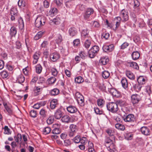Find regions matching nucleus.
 <instances>
[{"mask_svg": "<svg viewBox=\"0 0 152 152\" xmlns=\"http://www.w3.org/2000/svg\"><path fill=\"white\" fill-rule=\"evenodd\" d=\"M106 107L107 109L113 113H116L118 110V104L115 102H110L107 104Z\"/></svg>", "mask_w": 152, "mask_h": 152, "instance_id": "obj_1", "label": "nucleus"}, {"mask_svg": "<svg viewBox=\"0 0 152 152\" xmlns=\"http://www.w3.org/2000/svg\"><path fill=\"white\" fill-rule=\"evenodd\" d=\"M46 20L43 16H39L37 17L35 21V25L36 27L39 28L45 24Z\"/></svg>", "mask_w": 152, "mask_h": 152, "instance_id": "obj_2", "label": "nucleus"}, {"mask_svg": "<svg viewBox=\"0 0 152 152\" xmlns=\"http://www.w3.org/2000/svg\"><path fill=\"white\" fill-rule=\"evenodd\" d=\"M75 98L78 103L82 107L85 105L84 100L83 96L79 92H77L75 94Z\"/></svg>", "mask_w": 152, "mask_h": 152, "instance_id": "obj_3", "label": "nucleus"}, {"mask_svg": "<svg viewBox=\"0 0 152 152\" xmlns=\"http://www.w3.org/2000/svg\"><path fill=\"white\" fill-rule=\"evenodd\" d=\"M120 15L122 18V21L124 22L127 21L129 20V16L128 12L124 9L121 10L120 13Z\"/></svg>", "mask_w": 152, "mask_h": 152, "instance_id": "obj_4", "label": "nucleus"}, {"mask_svg": "<svg viewBox=\"0 0 152 152\" xmlns=\"http://www.w3.org/2000/svg\"><path fill=\"white\" fill-rule=\"evenodd\" d=\"M123 119L125 122L129 123H132L134 122L135 120V118L134 115L132 114H129L126 117H123Z\"/></svg>", "mask_w": 152, "mask_h": 152, "instance_id": "obj_5", "label": "nucleus"}, {"mask_svg": "<svg viewBox=\"0 0 152 152\" xmlns=\"http://www.w3.org/2000/svg\"><path fill=\"white\" fill-rule=\"evenodd\" d=\"M94 11V10L91 8H87L84 15V18L86 20L88 19L90 17V15L93 13Z\"/></svg>", "mask_w": 152, "mask_h": 152, "instance_id": "obj_6", "label": "nucleus"}, {"mask_svg": "<svg viewBox=\"0 0 152 152\" xmlns=\"http://www.w3.org/2000/svg\"><path fill=\"white\" fill-rule=\"evenodd\" d=\"M89 31L88 29L86 28L83 30L81 33V38L82 39L85 40L86 39L90 38L89 35Z\"/></svg>", "mask_w": 152, "mask_h": 152, "instance_id": "obj_7", "label": "nucleus"}, {"mask_svg": "<svg viewBox=\"0 0 152 152\" xmlns=\"http://www.w3.org/2000/svg\"><path fill=\"white\" fill-rule=\"evenodd\" d=\"M141 99L140 95L137 94L132 95L131 96L132 102L133 104H137Z\"/></svg>", "mask_w": 152, "mask_h": 152, "instance_id": "obj_8", "label": "nucleus"}, {"mask_svg": "<svg viewBox=\"0 0 152 152\" xmlns=\"http://www.w3.org/2000/svg\"><path fill=\"white\" fill-rule=\"evenodd\" d=\"M110 92L113 96L118 98L120 97L121 94L120 92L114 88H110L109 90Z\"/></svg>", "mask_w": 152, "mask_h": 152, "instance_id": "obj_9", "label": "nucleus"}, {"mask_svg": "<svg viewBox=\"0 0 152 152\" xmlns=\"http://www.w3.org/2000/svg\"><path fill=\"white\" fill-rule=\"evenodd\" d=\"M69 33L70 35L73 37L77 35V29L73 27H71L69 29Z\"/></svg>", "mask_w": 152, "mask_h": 152, "instance_id": "obj_10", "label": "nucleus"}, {"mask_svg": "<svg viewBox=\"0 0 152 152\" xmlns=\"http://www.w3.org/2000/svg\"><path fill=\"white\" fill-rule=\"evenodd\" d=\"M141 131L142 134L146 136L149 135L151 133L149 129L146 126L142 127L141 128Z\"/></svg>", "mask_w": 152, "mask_h": 152, "instance_id": "obj_11", "label": "nucleus"}, {"mask_svg": "<svg viewBox=\"0 0 152 152\" xmlns=\"http://www.w3.org/2000/svg\"><path fill=\"white\" fill-rule=\"evenodd\" d=\"M60 57V55L57 53H53L50 55V58L52 61H56Z\"/></svg>", "mask_w": 152, "mask_h": 152, "instance_id": "obj_12", "label": "nucleus"}, {"mask_svg": "<svg viewBox=\"0 0 152 152\" xmlns=\"http://www.w3.org/2000/svg\"><path fill=\"white\" fill-rule=\"evenodd\" d=\"M58 105V101L56 99H53L50 102V107L53 110L55 109Z\"/></svg>", "mask_w": 152, "mask_h": 152, "instance_id": "obj_13", "label": "nucleus"}, {"mask_svg": "<svg viewBox=\"0 0 152 152\" xmlns=\"http://www.w3.org/2000/svg\"><path fill=\"white\" fill-rule=\"evenodd\" d=\"M122 87L126 89L128 88V83L127 79L125 77H123L121 81Z\"/></svg>", "mask_w": 152, "mask_h": 152, "instance_id": "obj_14", "label": "nucleus"}, {"mask_svg": "<svg viewBox=\"0 0 152 152\" xmlns=\"http://www.w3.org/2000/svg\"><path fill=\"white\" fill-rule=\"evenodd\" d=\"M68 111L70 113H74L77 111V109L75 107L70 105L67 107Z\"/></svg>", "mask_w": 152, "mask_h": 152, "instance_id": "obj_15", "label": "nucleus"}, {"mask_svg": "<svg viewBox=\"0 0 152 152\" xmlns=\"http://www.w3.org/2000/svg\"><path fill=\"white\" fill-rule=\"evenodd\" d=\"M61 120L63 122L69 123L71 122V118L68 115H66L62 117Z\"/></svg>", "mask_w": 152, "mask_h": 152, "instance_id": "obj_16", "label": "nucleus"}, {"mask_svg": "<svg viewBox=\"0 0 152 152\" xmlns=\"http://www.w3.org/2000/svg\"><path fill=\"white\" fill-rule=\"evenodd\" d=\"M54 126L55 128L52 130V132L53 134H58L61 132L60 129L57 127L58 126V124H55L54 125Z\"/></svg>", "mask_w": 152, "mask_h": 152, "instance_id": "obj_17", "label": "nucleus"}, {"mask_svg": "<svg viewBox=\"0 0 152 152\" xmlns=\"http://www.w3.org/2000/svg\"><path fill=\"white\" fill-rule=\"evenodd\" d=\"M40 55V53L39 52H36L34 54L33 56L34 60L33 62L34 64H35L37 63Z\"/></svg>", "mask_w": 152, "mask_h": 152, "instance_id": "obj_18", "label": "nucleus"}, {"mask_svg": "<svg viewBox=\"0 0 152 152\" xmlns=\"http://www.w3.org/2000/svg\"><path fill=\"white\" fill-rule=\"evenodd\" d=\"M62 113L60 109H58L56 111L54 117L57 119H60L62 116Z\"/></svg>", "mask_w": 152, "mask_h": 152, "instance_id": "obj_19", "label": "nucleus"}, {"mask_svg": "<svg viewBox=\"0 0 152 152\" xmlns=\"http://www.w3.org/2000/svg\"><path fill=\"white\" fill-rule=\"evenodd\" d=\"M128 66L137 70L139 69V66L137 63L134 62H129L127 63Z\"/></svg>", "mask_w": 152, "mask_h": 152, "instance_id": "obj_20", "label": "nucleus"}, {"mask_svg": "<svg viewBox=\"0 0 152 152\" xmlns=\"http://www.w3.org/2000/svg\"><path fill=\"white\" fill-rule=\"evenodd\" d=\"M126 76L130 79L133 80L135 78V77L134 74L130 71L126 70Z\"/></svg>", "mask_w": 152, "mask_h": 152, "instance_id": "obj_21", "label": "nucleus"}, {"mask_svg": "<svg viewBox=\"0 0 152 152\" xmlns=\"http://www.w3.org/2000/svg\"><path fill=\"white\" fill-rule=\"evenodd\" d=\"M132 56L133 60H136L139 58L140 54L137 51H134L132 53Z\"/></svg>", "mask_w": 152, "mask_h": 152, "instance_id": "obj_22", "label": "nucleus"}, {"mask_svg": "<svg viewBox=\"0 0 152 152\" xmlns=\"http://www.w3.org/2000/svg\"><path fill=\"white\" fill-rule=\"evenodd\" d=\"M17 29L14 26L11 27L10 29V34L11 37L15 36L17 33Z\"/></svg>", "mask_w": 152, "mask_h": 152, "instance_id": "obj_23", "label": "nucleus"}, {"mask_svg": "<svg viewBox=\"0 0 152 152\" xmlns=\"http://www.w3.org/2000/svg\"><path fill=\"white\" fill-rule=\"evenodd\" d=\"M48 69L51 71L52 75L54 77L56 76L57 75L58 72L57 70L55 68L50 66V67H48Z\"/></svg>", "mask_w": 152, "mask_h": 152, "instance_id": "obj_24", "label": "nucleus"}, {"mask_svg": "<svg viewBox=\"0 0 152 152\" xmlns=\"http://www.w3.org/2000/svg\"><path fill=\"white\" fill-rule=\"evenodd\" d=\"M109 61V59L106 57H102L99 60V63L105 65Z\"/></svg>", "mask_w": 152, "mask_h": 152, "instance_id": "obj_25", "label": "nucleus"}, {"mask_svg": "<svg viewBox=\"0 0 152 152\" xmlns=\"http://www.w3.org/2000/svg\"><path fill=\"white\" fill-rule=\"evenodd\" d=\"M121 17L118 16L115 17L114 19V21L116 22V28H117L120 26L121 21Z\"/></svg>", "mask_w": 152, "mask_h": 152, "instance_id": "obj_26", "label": "nucleus"}, {"mask_svg": "<svg viewBox=\"0 0 152 152\" xmlns=\"http://www.w3.org/2000/svg\"><path fill=\"white\" fill-rule=\"evenodd\" d=\"M18 6L21 8L23 7H26V4L24 0H19L18 2Z\"/></svg>", "mask_w": 152, "mask_h": 152, "instance_id": "obj_27", "label": "nucleus"}, {"mask_svg": "<svg viewBox=\"0 0 152 152\" xmlns=\"http://www.w3.org/2000/svg\"><path fill=\"white\" fill-rule=\"evenodd\" d=\"M137 80L138 83L140 85H143L145 83V80L142 76H140Z\"/></svg>", "mask_w": 152, "mask_h": 152, "instance_id": "obj_28", "label": "nucleus"}, {"mask_svg": "<svg viewBox=\"0 0 152 152\" xmlns=\"http://www.w3.org/2000/svg\"><path fill=\"white\" fill-rule=\"evenodd\" d=\"M59 20L60 19L59 18L56 17L53 20H50L49 23L51 25H53V24H57L59 22Z\"/></svg>", "mask_w": 152, "mask_h": 152, "instance_id": "obj_29", "label": "nucleus"}, {"mask_svg": "<svg viewBox=\"0 0 152 152\" xmlns=\"http://www.w3.org/2000/svg\"><path fill=\"white\" fill-rule=\"evenodd\" d=\"M58 12V10L56 8L51 9L49 11V15L52 16L56 15Z\"/></svg>", "mask_w": 152, "mask_h": 152, "instance_id": "obj_30", "label": "nucleus"}, {"mask_svg": "<svg viewBox=\"0 0 152 152\" xmlns=\"http://www.w3.org/2000/svg\"><path fill=\"white\" fill-rule=\"evenodd\" d=\"M8 72L6 70H3L0 73L1 77L3 79L7 78L9 76Z\"/></svg>", "mask_w": 152, "mask_h": 152, "instance_id": "obj_31", "label": "nucleus"}, {"mask_svg": "<svg viewBox=\"0 0 152 152\" xmlns=\"http://www.w3.org/2000/svg\"><path fill=\"white\" fill-rule=\"evenodd\" d=\"M44 32L42 31L39 32L34 37V39L35 40H37L42 37Z\"/></svg>", "mask_w": 152, "mask_h": 152, "instance_id": "obj_32", "label": "nucleus"}, {"mask_svg": "<svg viewBox=\"0 0 152 152\" xmlns=\"http://www.w3.org/2000/svg\"><path fill=\"white\" fill-rule=\"evenodd\" d=\"M36 72L38 74H40L42 70V67L40 64H37L35 67Z\"/></svg>", "mask_w": 152, "mask_h": 152, "instance_id": "obj_33", "label": "nucleus"}, {"mask_svg": "<svg viewBox=\"0 0 152 152\" xmlns=\"http://www.w3.org/2000/svg\"><path fill=\"white\" fill-rule=\"evenodd\" d=\"M115 127L116 129L119 130L123 131L125 129V126L124 125L119 123L116 124L115 125Z\"/></svg>", "mask_w": 152, "mask_h": 152, "instance_id": "obj_34", "label": "nucleus"}, {"mask_svg": "<svg viewBox=\"0 0 152 152\" xmlns=\"http://www.w3.org/2000/svg\"><path fill=\"white\" fill-rule=\"evenodd\" d=\"M25 80V78L24 76L20 75H19L17 79V81L20 83H23Z\"/></svg>", "mask_w": 152, "mask_h": 152, "instance_id": "obj_35", "label": "nucleus"}, {"mask_svg": "<svg viewBox=\"0 0 152 152\" xmlns=\"http://www.w3.org/2000/svg\"><path fill=\"white\" fill-rule=\"evenodd\" d=\"M56 80V78L54 77H51L48 79L47 81L49 84L54 83Z\"/></svg>", "mask_w": 152, "mask_h": 152, "instance_id": "obj_36", "label": "nucleus"}, {"mask_svg": "<svg viewBox=\"0 0 152 152\" xmlns=\"http://www.w3.org/2000/svg\"><path fill=\"white\" fill-rule=\"evenodd\" d=\"M106 147L107 150L111 152L114 151L115 149V146L114 144H112L110 145H106Z\"/></svg>", "mask_w": 152, "mask_h": 152, "instance_id": "obj_37", "label": "nucleus"}, {"mask_svg": "<svg viewBox=\"0 0 152 152\" xmlns=\"http://www.w3.org/2000/svg\"><path fill=\"white\" fill-rule=\"evenodd\" d=\"M51 130L50 127H47L45 128L43 130V133L45 134H47L50 133Z\"/></svg>", "mask_w": 152, "mask_h": 152, "instance_id": "obj_38", "label": "nucleus"}, {"mask_svg": "<svg viewBox=\"0 0 152 152\" xmlns=\"http://www.w3.org/2000/svg\"><path fill=\"white\" fill-rule=\"evenodd\" d=\"M140 85L139 83L135 84L133 86V88L135 91L137 92L139 91L140 90L142 87Z\"/></svg>", "mask_w": 152, "mask_h": 152, "instance_id": "obj_39", "label": "nucleus"}, {"mask_svg": "<svg viewBox=\"0 0 152 152\" xmlns=\"http://www.w3.org/2000/svg\"><path fill=\"white\" fill-rule=\"evenodd\" d=\"M47 112L44 109H42L40 110L39 114L43 118L46 117Z\"/></svg>", "mask_w": 152, "mask_h": 152, "instance_id": "obj_40", "label": "nucleus"}, {"mask_svg": "<svg viewBox=\"0 0 152 152\" xmlns=\"http://www.w3.org/2000/svg\"><path fill=\"white\" fill-rule=\"evenodd\" d=\"M90 38H88L86 39H85L86 41L84 44V45L85 47L86 48H88L91 45V42L90 40H89V39Z\"/></svg>", "mask_w": 152, "mask_h": 152, "instance_id": "obj_41", "label": "nucleus"}, {"mask_svg": "<svg viewBox=\"0 0 152 152\" xmlns=\"http://www.w3.org/2000/svg\"><path fill=\"white\" fill-rule=\"evenodd\" d=\"M15 141L17 142H18L19 141H21L22 139V136L20 134H18L17 136H15L14 137Z\"/></svg>", "mask_w": 152, "mask_h": 152, "instance_id": "obj_42", "label": "nucleus"}, {"mask_svg": "<svg viewBox=\"0 0 152 152\" xmlns=\"http://www.w3.org/2000/svg\"><path fill=\"white\" fill-rule=\"evenodd\" d=\"M106 132L110 136H113L114 135V131L113 129H106Z\"/></svg>", "mask_w": 152, "mask_h": 152, "instance_id": "obj_43", "label": "nucleus"}, {"mask_svg": "<svg viewBox=\"0 0 152 152\" xmlns=\"http://www.w3.org/2000/svg\"><path fill=\"white\" fill-rule=\"evenodd\" d=\"M59 92V90L57 88H54L51 91V94L53 96H56L58 95Z\"/></svg>", "mask_w": 152, "mask_h": 152, "instance_id": "obj_44", "label": "nucleus"}, {"mask_svg": "<svg viewBox=\"0 0 152 152\" xmlns=\"http://www.w3.org/2000/svg\"><path fill=\"white\" fill-rule=\"evenodd\" d=\"M18 13V10L17 8H13L11 9L10 11L11 15H13L15 16H17Z\"/></svg>", "mask_w": 152, "mask_h": 152, "instance_id": "obj_45", "label": "nucleus"}, {"mask_svg": "<svg viewBox=\"0 0 152 152\" xmlns=\"http://www.w3.org/2000/svg\"><path fill=\"white\" fill-rule=\"evenodd\" d=\"M18 23L19 24V27L21 29L24 28V24L23 19L20 17L18 19Z\"/></svg>", "mask_w": 152, "mask_h": 152, "instance_id": "obj_46", "label": "nucleus"}, {"mask_svg": "<svg viewBox=\"0 0 152 152\" xmlns=\"http://www.w3.org/2000/svg\"><path fill=\"white\" fill-rule=\"evenodd\" d=\"M75 81L76 83H80L83 82L84 80L81 77L78 76L75 78Z\"/></svg>", "mask_w": 152, "mask_h": 152, "instance_id": "obj_47", "label": "nucleus"}, {"mask_svg": "<svg viewBox=\"0 0 152 152\" xmlns=\"http://www.w3.org/2000/svg\"><path fill=\"white\" fill-rule=\"evenodd\" d=\"M102 75L103 78L107 79L109 76L110 74L108 71H104L102 72Z\"/></svg>", "mask_w": 152, "mask_h": 152, "instance_id": "obj_48", "label": "nucleus"}, {"mask_svg": "<svg viewBox=\"0 0 152 152\" xmlns=\"http://www.w3.org/2000/svg\"><path fill=\"white\" fill-rule=\"evenodd\" d=\"M42 88H40L39 87H36V89L34 90V92L36 94V95H37L39 94L40 92L42 91Z\"/></svg>", "mask_w": 152, "mask_h": 152, "instance_id": "obj_49", "label": "nucleus"}, {"mask_svg": "<svg viewBox=\"0 0 152 152\" xmlns=\"http://www.w3.org/2000/svg\"><path fill=\"white\" fill-rule=\"evenodd\" d=\"M70 130L72 132H76L77 130V128L76 126L74 124H71L69 127Z\"/></svg>", "mask_w": 152, "mask_h": 152, "instance_id": "obj_50", "label": "nucleus"}, {"mask_svg": "<svg viewBox=\"0 0 152 152\" xmlns=\"http://www.w3.org/2000/svg\"><path fill=\"white\" fill-rule=\"evenodd\" d=\"M98 105L102 107L104 104V101L102 99H98L97 100Z\"/></svg>", "mask_w": 152, "mask_h": 152, "instance_id": "obj_51", "label": "nucleus"}, {"mask_svg": "<svg viewBox=\"0 0 152 152\" xmlns=\"http://www.w3.org/2000/svg\"><path fill=\"white\" fill-rule=\"evenodd\" d=\"M138 23L139 27L140 28H143L145 26V23L142 19H140V20L138 21Z\"/></svg>", "mask_w": 152, "mask_h": 152, "instance_id": "obj_52", "label": "nucleus"}, {"mask_svg": "<svg viewBox=\"0 0 152 152\" xmlns=\"http://www.w3.org/2000/svg\"><path fill=\"white\" fill-rule=\"evenodd\" d=\"M105 145L106 146L107 145H110L112 144H114L113 143L112 140H111L109 138H107L105 140Z\"/></svg>", "mask_w": 152, "mask_h": 152, "instance_id": "obj_53", "label": "nucleus"}, {"mask_svg": "<svg viewBox=\"0 0 152 152\" xmlns=\"http://www.w3.org/2000/svg\"><path fill=\"white\" fill-rule=\"evenodd\" d=\"M105 145L106 146L107 145H110L112 144H114L113 143L112 140H111L109 138H107L105 140Z\"/></svg>", "mask_w": 152, "mask_h": 152, "instance_id": "obj_54", "label": "nucleus"}, {"mask_svg": "<svg viewBox=\"0 0 152 152\" xmlns=\"http://www.w3.org/2000/svg\"><path fill=\"white\" fill-rule=\"evenodd\" d=\"M91 50H92V51L95 52L96 53H97L99 50V48L97 46H94L92 47Z\"/></svg>", "mask_w": 152, "mask_h": 152, "instance_id": "obj_55", "label": "nucleus"}, {"mask_svg": "<svg viewBox=\"0 0 152 152\" xmlns=\"http://www.w3.org/2000/svg\"><path fill=\"white\" fill-rule=\"evenodd\" d=\"M94 110L96 114H97L101 115L103 113V111L100 110L97 107L94 108Z\"/></svg>", "mask_w": 152, "mask_h": 152, "instance_id": "obj_56", "label": "nucleus"}, {"mask_svg": "<svg viewBox=\"0 0 152 152\" xmlns=\"http://www.w3.org/2000/svg\"><path fill=\"white\" fill-rule=\"evenodd\" d=\"M54 120V118L53 116H51L49 117L47 122L48 124H51L52 123Z\"/></svg>", "mask_w": 152, "mask_h": 152, "instance_id": "obj_57", "label": "nucleus"}, {"mask_svg": "<svg viewBox=\"0 0 152 152\" xmlns=\"http://www.w3.org/2000/svg\"><path fill=\"white\" fill-rule=\"evenodd\" d=\"M88 54L89 57L91 58H93L96 56V53L90 49L88 51Z\"/></svg>", "mask_w": 152, "mask_h": 152, "instance_id": "obj_58", "label": "nucleus"}, {"mask_svg": "<svg viewBox=\"0 0 152 152\" xmlns=\"http://www.w3.org/2000/svg\"><path fill=\"white\" fill-rule=\"evenodd\" d=\"M30 114L31 116L33 118H35L37 116V112L34 110H31L30 113Z\"/></svg>", "mask_w": 152, "mask_h": 152, "instance_id": "obj_59", "label": "nucleus"}, {"mask_svg": "<svg viewBox=\"0 0 152 152\" xmlns=\"http://www.w3.org/2000/svg\"><path fill=\"white\" fill-rule=\"evenodd\" d=\"M4 133L5 134H10V129L8 128V126H5L4 128Z\"/></svg>", "mask_w": 152, "mask_h": 152, "instance_id": "obj_60", "label": "nucleus"}, {"mask_svg": "<svg viewBox=\"0 0 152 152\" xmlns=\"http://www.w3.org/2000/svg\"><path fill=\"white\" fill-rule=\"evenodd\" d=\"M73 140L76 143H79L80 141V136L79 135H77L74 138Z\"/></svg>", "mask_w": 152, "mask_h": 152, "instance_id": "obj_61", "label": "nucleus"}, {"mask_svg": "<svg viewBox=\"0 0 152 152\" xmlns=\"http://www.w3.org/2000/svg\"><path fill=\"white\" fill-rule=\"evenodd\" d=\"M110 36V34L107 33L103 32L102 35V38L107 39Z\"/></svg>", "mask_w": 152, "mask_h": 152, "instance_id": "obj_62", "label": "nucleus"}, {"mask_svg": "<svg viewBox=\"0 0 152 152\" xmlns=\"http://www.w3.org/2000/svg\"><path fill=\"white\" fill-rule=\"evenodd\" d=\"M64 145L66 146H69L71 144V142L69 139L66 140H64Z\"/></svg>", "mask_w": 152, "mask_h": 152, "instance_id": "obj_63", "label": "nucleus"}, {"mask_svg": "<svg viewBox=\"0 0 152 152\" xmlns=\"http://www.w3.org/2000/svg\"><path fill=\"white\" fill-rule=\"evenodd\" d=\"M73 45L75 46H78L80 44V40L79 39L75 40L73 42Z\"/></svg>", "mask_w": 152, "mask_h": 152, "instance_id": "obj_64", "label": "nucleus"}]
</instances>
